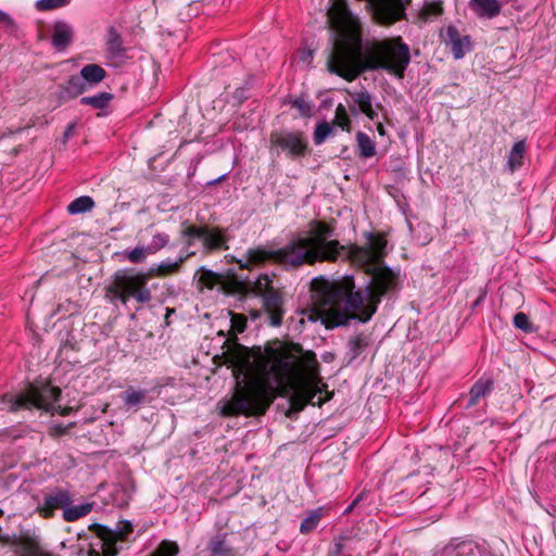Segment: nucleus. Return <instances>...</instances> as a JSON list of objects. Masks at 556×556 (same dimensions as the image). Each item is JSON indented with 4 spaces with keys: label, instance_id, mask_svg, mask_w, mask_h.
Returning a JSON list of instances; mask_svg holds the SVG:
<instances>
[{
    "label": "nucleus",
    "instance_id": "nucleus-1",
    "mask_svg": "<svg viewBox=\"0 0 556 556\" xmlns=\"http://www.w3.org/2000/svg\"><path fill=\"white\" fill-rule=\"evenodd\" d=\"M366 236V247H344L340 254L371 275L364 288H356L352 275L339 279L319 276L311 281L313 304L327 327L345 326L352 320L367 323L376 314L382 296L397 286V274L382 263L387 255V239L371 232Z\"/></svg>",
    "mask_w": 556,
    "mask_h": 556
},
{
    "label": "nucleus",
    "instance_id": "nucleus-2",
    "mask_svg": "<svg viewBox=\"0 0 556 556\" xmlns=\"http://www.w3.org/2000/svg\"><path fill=\"white\" fill-rule=\"evenodd\" d=\"M332 236V227L321 222H314L306 237H295L278 250L251 249L244 256V261L239 260L238 263L243 268L273 260L288 268H295L303 264L336 262L344 251V245L331 239Z\"/></svg>",
    "mask_w": 556,
    "mask_h": 556
},
{
    "label": "nucleus",
    "instance_id": "nucleus-3",
    "mask_svg": "<svg viewBox=\"0 0 556 556\" xmlns=\"http://www.w3.org/2000/svg\"><path fill=\"white\" fill-rule=\"evenodd\" d=\"M409 62V48L401 38H397L375 43L364 66H359L349 46L336 45L328 56L327 68L331 74L348 81L354 80L364 70H383L397 78H403Z\"/></svg>",
    "mask_w": 556,
    "mask_h": 556
},
{
    "label": "nucleus",
    "instance_id": "nucleus-4",
    "mask_svg": "<svg viewBox=\"0 0 556 556\" xmlns=\"http://www.w3.org/2000/svg\"><path fill=\"white\" fill-rule=\"evenodd\" d=\"M134 532L129 520L118 521L114 528L92 522L87 531L76 530L77 544L72 545L76 556H116L130 542Z\"/></svg>",
    "mask_w": 556,
    "mask_h": 556
},
{
    "label": "nucleus",
    "instance_id": "nucleus-5",
    "mask_svg": "<svg viewBox=\"0 0 556 556\" xmlns=\"http://www.w3.org/2000/svg\"><path fill=\"white\" fill-rule=\"evenodd\" d=\"M257 374L268 389L281 386L294 371L296 357L278 340L255 352Z\"/></svg>",
    "mask_w": 556,
    "mask_h": 556
},
{
    "label": "nucleus",
    "instance_id": "nucleus-6",
    "mask_svg": "<svg viewBox=\"0 0 556 556\" xmlns=\"http://www.w3.org/2000/svg\"><path fill=\"white\" fill-rule=\"evenodd\" d=\"M61 390L56 387H52L49 383H42L41 386L29 384V387L20 393H7L1 397L3 408L8 412H18L21 409H45L50 412L51 415L55 413L61 416L68 414L67 406H61L59 396Z\"/></svg>",
    "mask_w": 556,
    "mask_h": 556
},
{
    "label": "nucleus",
    "instance_id": "nucleus-7",
    "mask_svg": "<svg viewBox=\"0 0 556 556\" xmlns=\"http://www.w3.org/2000/svg\"><path fill=\"white\" fill-rule=\"evenodd\" d=\"M149 274L134 269L118 270L114 275L113 283L108 291L113 298L124 305L134 299L140 304H147L152 299L151 289L148 287Z\"/></svg>",
    "mask_w": 556,
    "mask_h": 556
},
{
    "label": "nucleus",
    "instance_id": "nucleus-8",
    "mask_svg": "<svg viewBox=\"0 0 556 556\" xmlns=\"http://www.w3.org/2000/svg\"><path fill=\"white\" fill-rule=\"evenodd\" d=\"M250 283L252 292L261 298L262 312L266 315L268 324L273 327L281 326L286 314V300L282 293L273 287L270 276L261 274Z\"/></svg>",
    "mask_w": 556,
    "mask_h": 556
},
{
    "label": "nucleus",
    "instance_id": "nucleus-9",
    "mask_svg": "<svg viewBox=\"0 0 556 556\" xmlns=\"http://www.w3.org/2000/svg\"><path fill=\"white\" fill-rule=\"evenodd\" d=\"M185 239H188V245H192L194 239H200L205 254L218 250H228L229 236L225 229L210 226H188L181 232Z\"/></svg>",
    "mask_w": 556,
    "mask_h": 556
},
{
    "label": "nucleus",
    "instance_id": "nucleus-10",
    "mask_svg": "<svg viewBox=\"0 0 556 556\" xmlns=\"http://www.w3.org/2000/svg\"><path fill=\"white\" fill-rule=\"evenodd\" d=\"M270 142L291 159L302 157L308 151L307 141L301 131H274L270 135Z\"/></svg>",
    "mask_w": 556,
    "mask_h": 556
},
{
    "label": "nucleus",
    "instance_id": "nucleus-11",
    "mask_svg": "<svg viewBox=\"0 0 556 556\" xmlns=\"http://www.w3.org/2000/svg\"><path fill=\"white\" fill-rule=\"evenodd\" d=\"M263 412L264 409L261 407L257 397L248 391L235 394L222 407V415L224 416H251L262 414Z\"/></svg>",
    "mask_w": 556,
    "mask_h": 556
},
{
    "label": "nucleus",
    "instance_id": "nucleus-12",
    "mask_svg": "<svg viewBox=\"0 0 556 556\" xmlns=\"http://www.w3.org/2000/svg\"><path fill=\"white\" fill-rule=\"evenodd\" d=\"M128 49L124 46L121 33L115 26H110L105 36L104 58L112 67H121L128 60Z\"/></svg>",
    "mask_w": 556,
    "mask_h": 556
},
{
    "label": "nucleus",
    "instance_id": "nucleus-13",
    "mask_svg": "<svg viewBox=\"0 0 556 556\" xmlns=\"http://www.w3.org/2000/svg\"><path fill=\"white\" fill-rule=\"evenodd\" d=\"M56 509H61L63 519L70 521V493L66 490H56L46 495L40 514L45 518H49Z\"/></svg>",
    "mask_w": 556,
    "mask_h": 556
},
{
    "label": "nucleus",
    "instance_id": "nucleus-14",
    "mask_svg": "<svg viewBox=\"0 0 556 556\" xmlns=\"http://www.w3.org/2000/svg\"><path fill=\"white\" fill-rule=\"evenodd\" d=\"M445 551H452L453 556H495L490 549L473 541H459L452 539L446 545Z\"/></svg>",
    "mask_w": 556,
    "mask_h": 556
},
{
    "label": "nucleus",
    "instance_id": "nucleus-15",
    "mask_svg": "<svg viewBox=\"0 0 556 556\" xmlns=\"http://www.w3.org/2000/svg\"><path fill=\"white\" fill-rule=\"evenodd\" d=\"M445 42L451 47L453 56L456 60L463 59L472 46L469 36H460L455 26H448L445 31Z\"/></svg>",
    "mask_w": 556,
    "mask_h": 556
},
{
    "label": "nucleus",
    "instance_id": "nucleus-16",
    "mask_svg": "<svg viewBox=\"0 0 556 556\" xmlns=\"http://www.w3.org/2000/svg\"><path fill=\"white\" fill-rule=\"evenodd\" d=\"M493 389V379L484 377L478 379L470 388L468 399L466 403L463 405V407L465 409H469L478 405L481 402V400L485 399L488 395L492 393Z\"/></svg>",
    "mask_w": 556,
    "mask_h": 556
},
{
    "label": "nucleus",
    "instance_id": "nucleus-17",
    "mask_svg": "<svg viewBox=\"0 0 556 556\" xmlns=\"http://www.w3.org/2000/svg\"><path fill=\"white\" fill-rule=\"evenodd\" d=\"M207 556H237V551L228 541V533L219 532L213 535L205 548Z\"/></svg>",
    "mask_w": 556,
    "mask_h": 556
},
{
    "label": "nucleus",
    "instance_id": "nucleus-18",
    "mask_svg": "<svg viewBox=\"0 0 556 556\" xmlns=\"http://www.w3.org/2000/svg\"><path fill=\"white\" fill-rule=\"evenodd\" d=\"M105 77L106 72L102 66L96 63L86 64L80 70L83 84L79 87V91L83 92L88 88L98 86Z\"/></svg>",
    "mask_w": 556,
    "mask_h": 556
},
{
    "label": "nucleus",
    "instance_id": "nucleus-19",
    "mask_svg": "<svg viewBox=\"0 0 556 556\" xmlns=\"http://www.w3.org/2000/svg\"><path fill=\"white\" fill-rule=\"evenodd\" d=\"M350 96L353 99V102L358 106V110L365 114L370 121H376L378 118L377 108H380L379 104L374 106V97L366 90L361 89L359 91L350 92Z\"/></svg>",
    "mask_w": 556,
    "mask_h": 556
},
{
    "label": "nucleus",
    "instance_id": "nucleus-20",
    "mask_svg": "<svg viewBox=\"0 0 556 556\" xmlns=\"http://www.w3.org/2000/svg\"><path fill=\"white\" fill-rule=\"evenodd\" d=\"M148 393V390L128 387L124 392H122L121 399L127 410L137 412L141 406L149 403Z\"/></svg>",
    "mask_w": 556,
    "mask_h": 556
},
{
    "label": "nucleus",
    "instance_id": "nucleus-21",
    "mask_svg": "<svg viewBox=\"0 0 556 556\" xmlns=\"http://www.w3.org/2000/svg\"><path fill=\"white\" fill-rule=\"evenodd\" d=\"M132 494L134 488L131 484H116L113 485L109 494L110 498L106 501V503L122 508L129 504Z\"/></svg>",
    "mask_w": 556,
    "mask_h": 556
},
{
    "label": "nucleus",
    "instance_id": "nucleus-22",
    "mask_svg": "<svg viewBox=\"0 0 556 556\" xmlns=\"http://www.w3.org/2000/svg\"><path fill=\"white\" fill-rule=\"evenodd\" d=\"M471 10L479 17L493 18L501 12V3L498 0H470Z\"/></svg>",
    "mask_w": 556,
    "mask_h": 556
},
{
    "label": "nucleus",
    "instance_id": "nucleus-23",
    "mask_svg": "<svg viewBox=\"0 0 556 556\" xmlns=\"http://www.w3.org/2000/svg\"><path fill=\"white\" fill-rule=\"evenodd\" d=\"M186 261L187 256H179L176 261L166 258L160 263L152 264L148 274L149 276H166L173 273H177L180 268V265Z\"/></svg>",
    "mask_w": 556,
    "mask_h": 556
},
{
    "label": "nucleus",
    "instance_id": "nucleus-24",
    "mask_svg": "<svg viewBox=\"0 0 556 556\" xmlns=\"http://www.w3.org/2000/svg\"><path fill=\"white\" fill-rule=\"evenodd\" d=\"M526 151L527 144L525 140L517 141L511 147L507 160V167L511 173L522 166Z\"/></svg>",
    "mask_w": 556,
    "mask_h": 556
},
{
    "label": "nucleus",
    "instance_id": "nucleus-25",
    "mask_svg": "<svg viewBox=\"0 0 556 556\" xmlns=\"http://www.w3.org/2000/svg\"><path fill=\"white\" fill-rule=\"evenodd\" d=\"M70 42V27L64 22L54 24L52 31V45L58 50H64Z\"/></svg>",
    "mask_w": 556,
    "mask_h": 556
},
{
    "label": "nucleus",
    "instance_id": "nucleus-26",
    "mask_svg": "<svg viewBox=\"0 0 556 556\" xmlns=\"http://www.w3.org/2000/svg\"><path fill=\"white\" fill-rule=\"evenodd\" d=\"M358 155L362 159H370L376 155V142L365 132L356 134Z\"/></svg>",
    "mask_w": 556,
    "mask_h": 556
},
{
    "label": "nucleus",
    "instance_id": "nucleus-27",
    "mask_svg": "<svg viewBox=\"0 0 556 556\" xmlns=\"http://www.w3.org/2000/svg\"><path fill=\"white\" fill-rule=\"evenodd\" d=\"M114 96L111 92H99L93 96L84 97L80 99V103L84 105H90L94 109H105L109 103L113 100Z\"/></svg>",
    "mask_w": 556,
    "mask_h": 556
},
{
    "label": "nucleus",
    "instance_id": "nucleus-28",
    "mask_svg": "<svg viewBox=\"0 0 556 556\" xmlns=\"http://www.w3.org/2000/svg\"><path fill=\"white\" fill-rule=\"evenodd\" d=\"M367 345V338L363 333H359L351 338L348 342V355L350 356V362L354 361L357 356H359Z\"/></svg>",
    "mask_w": 556,
    "mask_h": 556
},
{
    "label": "nucleus",
    "instance_id": "nucleus-29",
    "mask_svg": "<svg viewBox=\"0 0 556 556\" xmlns=\"http://www.w3.org/2000/svg\"><path fill=\"white\" fill-rule=\"evenodd\" d=\"M321 508L314 509L301 521L300 532L302 534H308L315 530L321 519Z\"/></svg>",
    "mask_w": 556,
    "mask_h": 556
},
{
    "label": "nucleus",
    "instance_id": "nucleus-30",
    "mask_svg": "<svg viewBox=\"0 0 556 556\" xmlns=\"http://www.w3.org/2000/svg\"><path fill=\"white\" fill-rule=\"evenodd\" d=\"M96 206L93 199L89 195H80L72 200V215L91 212Z\"/></svg>",
    "mask_w": 556,
    "mask_h": 556
},
{
    "label": "nucleus",
    "instance_id": "nucleus-31",
    "mask_svg": "<svg viewBox=\"0 0 556 556\" xmlns=\"http://www.w3.org/2000/svg\"><path fill=\"white\" fill-rule=\"evenodd\" d=\"M123 255L132 264H141L151 254L146 245H137L132 250L124 251Z\"/></svg>",
    "mask_w": 556,
    "mask_h": 556
},
{
    "label": "nucleus",
    "instance_id": "nucleus-32",
    "mask_svg": "<svg viewBox=\"0 0 556 556\" xmlns=\"http://www.w3.org/2000/svg\"><path fill=\"white\" fill-rule=\"evenodd\" d=\"M333 134V127L327 122L317 123L313 140L316 146H319L326 141V139Z\"/></svg>",
    "mask_w": 556,
    "mask_h": 556
},
{
    "label": "nucleus",
    "instance_id": "nucleus-33",
    "mask_svg": "<svg viewBox=\"0 0 556 556\" xmlns=\"http://www.w3.org/2000/svg\"><path fill=\"white\" fill-rule=\"evenodd\" d=\"M179 546L176 542L164 540L151 556H177Z\"/></svg>",
    "mask_w": 556,
    "mask_h": 556
},
{
    "label": "nucleus",
    "instance_id": "nucleus-34",
    "mask_svg": "<svg viewBox=\"0 0 556 556\" xmlns=\"http://www.w3.org/2000/svg\"><path fill=\"white\" fill-rule=\"evenodd\" d=\"M169 243V236L165 232H157L152 237L151 242L146 245L150 254H155Z\"/></svg>",
    "mask_w": 556,
    "mask_h": 556
},
{
    "label": "nucleus",
    "instance_id": "nucleus-35",
    "mask_svg": "<svg viewBox=\"0 0 556 556\" xmlns=\"http://www.w3.org/2000/svg\"><path fill=\"white\" fill-rule=\"evenodd\" d=\"M94 506V502L74 504V501L72 500V522L88 515L93 509Z\"/></svg>",
    "mask_w": 556,
    "mask_h": 556
},
{
    "label": "nucleus",
    "instance_id": "nucleus-36",
    "mask_svg": "<svg viewBox=\"0 0 556 556\" xmlns=\"http://www.w3.org/2000/svg\"><path fill=\"white\" fill-rule=\"evenodd\" d=\"M514 326L527 333L533 332L534 328L527 314L520 312L514 316Z\"/></svg>",
    "mask_w": 556,
    "mask_h": 556
},
{
    "label": "nucleus",
    "instance_id": "nucleus-37",
    "mask_svg": "<svg viewBox=\"0 0 556 556\" xmlns=\"http://www.w3.org/2000/svg\"><path fill=\"white\" fill-rule=\"evenodd\" d=\"M68 0H37L35 8L40 12L51 11L67 4Z\"/></svg>",
    "mask_w": 556,
    "mask_h": 556
},
{
    "label": "nucleus",
    "instance_id": "nucleus-38",
    "mask_svg": "<svg viewBox=\"0 0 556 556\" xmlns=\"http://www.w3.org/2000/svg\"><path fill=\"white\" fill-rule=\"evenodd\" d=\"M334 123L342 129L350 128V117L348 116L346 110L342 104H339L336 110Z\"/></svg>",
    "mask_w": 556,
    "mask_h": 556
},
{
    "label": "nucleus",
    "instance_id": "nucleus-39",
    "mask_svg": "<svg viewBox=\"0 0 556 556\" xmlns=\"http://www.w3.org/2000/svg\"><path fill=\"white\" fill-rule=\"evenodd\" d=\"M292 106L298 109L302 115H309L312 111L311 103L305 101L303 98H295L292 101Z\"/></svg>",
    "mask_w": 556,
    "mask_h": 556
},
{
    "label": "nucleus",
    "instance_id": "nucleus-40",
    "mask_svg": "<svg viewBox=\"0 0 556 556\" xmlns=\"http://www.w3.org/2000/svg\"><path fill=\"white\" fill-rule=\"evenodd\" d=\"M231 323H232V327L238 332H243L245 330L247 319L243 316L238 315V314H233L232 317H231Z\"/></svg>",
    "mask_w": 556,
    "mask_h": 556
},
{
    "label": "nucleus",
    "instance_id": "nucleus-41",
    "mask_svg": "<svg viewBox=\"0 0 556 556\" xmlns=\"http://www.w3.org/2000/svg\"><path fill=\"white\" fill-rule=\"evenodd\" d=\"M199 271H201V273H203V274H204L203 276H201V277L199 278V280H200L203 285L208 286V285L211 283V280H213V278L215 277V274H214L212 270L206 269V268H204V267H201V268L199 269Z\"/></svg>",
    "mask_w": 556,
    "mask_h": 556
},
{
    "label": "nucleus",
    "instance_id": "nucleus-42",
    "mask_svg": "<svg viewBox=\"0 0 556 556\" xmlns=\"http://www.w3.org/2000/svg\"><path fill=\"white\" fill-rule=\"evenodd\" d=\"M426 13L429 15H439L442 13V7L440 3H431L427 5Z\"/></svg>",
    "mask_w": 556,
    "mask_h": 556
},
{
    "label": "nucleus",
    "instance_id": "nucleus-43",
    "mask_svg": "<svg viewBox=\"0 0 556 556\" xmlns=\"http://www.w3.org/2000/svg\"><path fill=\"white\" fill-rule=\"evenodd\" d=\"M191 245H188V240L186 241V245L185 248L180 251V254L179 256H187V260L190 257V256H193L195 254V252L193 251H189V248Z\"/></svg>",
    "mask_w": 556,
    "mask_h": 556
},
{
    "label": "nucleus",
    "instance_id": "nucleus-44",
    "mask_svg": "<svg viewBox=\"0 0 556 556\" xmlns=\"http://www.w3.org/2000/svg\"><path fill=\"white\" fill-rule=\"evenodd\" d=\"M0 23L11 25L13 23L9 14L0 10Z\"/></svg>",
    "mask_w": 556,
    "mask_h": 556
},
{
    "label": "nucleus",
    "instance_id": "nucleus-45",
    "mask_svg": "<svg viewBox=\"0 0 556 556\" xmlns=\"http://www.w3.org/2000/svg\"><path fill=\"white\" fill-rule=\"evenodd\" d=\"M361 500V496H357L345 509H344V515H349L354 508L355 506L358 504Z\"/></svg>",
    "mask_w": 556,
    "mask_h": 556
},
{
    "label": "nucleus",
    "instance_id": "nucleus-46",
    "mask_svg": "<svg viewBox=\"0 0 556 556\" xmlns=\"http://www.w3.org/2000/svg\"><path fill=\"white\" fill-rule=\"evenodd\" d=\"M226 177H227V174H223V175L218 176L217 178L207 181L206 186L217 185V184L222 182L224 179H226Z\"/></svg>",
    "mask_w": 556,
    "mask_h": 556
},
{
    "label": "nucleus",
    "instance_id": "nucleus-47",
    "mask_svg": "<svg viewBox=\"0 0 556 556\" xmlns=\"http://www.w3.org/2000/svg\"><path fill=\"white\" fill-rule=\"evenodd\" d=\"M377 131L379 132L380 136H384L386 135L384 126L380 122L377 124Z\"/></svg>",
    "mask_w": 556,
    "mask_h": 556
},
{
    "label": "nucleus",
    "instance_id": "nucleus-48",
    "mask_svg": "<svg viewBox=\"0 0 556 556\" xmlns=\"http://www.w3.org/2000/svg\"><path fill=\"white\" fill-rule=\"evenodd\" d=\"M55 430L60 433H65L66 430H67V426L66 427H62V426H55Z\"/></svg>",
    "mask_w": 556,
    "mask_h": 556
},
{
    "label": "nucleus",
    "instance_id": "nucleus-49",
    "mask_svg": "<svg viewBox=\"0 0 556 556\" xmlns=\"http://www.w3.org/2000/svg\"><path fill=\"white\" fill-rule=\"evenodd\" d=\"M166 312H167V313H166L165 319H166V325H168V324H169V323H168V317H169V315H172V313H174V312H175V309H173V308H172V309H170V308H166Z\"/></svg>",
    "mask_w": 556,
    "mask_h": 556
},
{
    "label": "nucleus",
    "instance_id": "nucleus-50",
    "mask_svg": "<svg viewBox=\"0 0 556 556\" xmlns=\"http://www.w3.org/2000/svg\"><path fill=\"white\" fill-rule=\"evenodd\" d=\"M12 134H13V131H11V130H10V131H8V132H0V140H2V139L7 138L8 136H10V135H12Z\"/></svg>",
    "mask_w": 556,
    "mask_h": 556
},
{
    "label": "nucleus",
    "instance_id": "nucleus-51",
    "mask_svg": "<svg viewBox=\"0 0 556 556\" xmlns=\"http://www.w3.org/2000/svg\"><path fill=\"white\" fill-rule=\"evenodd\" d=\"M314 396H315V393H314V392H312V391H309V392H308V400H307V402H309V403H312V404H313V403H314V402H313Z\"/></svg>",
    "mask_w": 556,
    "mask_h": 556
},
{
    "label": "nucleus",
    "instance_id": "nucleus-52",
    "mask_svg": "<svg viewBox=\"0 0 556 556\" xmlns=\"http://www.w3.org/2000/svg\"><path fill=\"white\" fill-rule=\"evenodd\" d=\"M64 138L66 139L70 136V125H67L63 132Z\"/></svg>",
    "mask_w": 556,
    "mask_h": 556
},
{
    "label": "nucleus",
    "instance_id": "nucleus-53",
    "mask_svg": "<svg viewBox=\"0 0 556 556\" xmlns=\"http://www.w3.org/2000/svg\"><path fill=\"white\" fill-rule=\"evenodd\" d=\"M342 7H343V8H342V9H343V11H344L346 14H350V13L348 12V10H346V5H345V3H343V4H342Z\"/></svg>",
    "mask_w": 556,
    "mask_h": 556
},
{
    "label": "nucleus",
    "instance_id": "nucleus-54",
    "mask_svg": "<svg viewBox=\"0 0 556 556\" xmlns=\"http://www.w3.org/2000/svg\"><path fill=\"white\" fill-rule=\"evenodd\" d=\"M67 336H68V333L66 332V333H65V337H67ZM61 341H62V342H63V341H67V338L62 337V338H61Z\"/></svg>",
    "mask_w": 556,
    "mask_h": 556
},
{
    "label": "nucleus",
    "instance_id": "nucleus-55",
    "mask_svg": "<svg viewBox=\"0 0 556 556\" xmlns=\"http://www.w3.org/2000/svg\"><path fill=\"white\" fill-rule=\"evenodd\" d=\"M64 351H66V345H63L60 350L61 353H63Z\"/></svg>",
    "mask_w": 556,
    "mask_h": 556
},
{
    "label": "nucleus",
    "instance_id": "nucleus-56",
    "mask_svg": "<svg viewBox=\"0 0 556 556\" xmlns=\"http://www.w3.org/2000/svg\"><path fill=\"white\" fill-rule=\"evenodd\" d=\"M71 86L74 87L76 86V84L72 80Z\"/></svg>",
    "mask_w": 556,
    "mask_h": 556
},
{
    "label": "nucleus",
    "instance_id": "nucleus-57",
    "mask_svg": "<svg viewBox=\"0 0 556 556\" xmlns=\"http://www.w3.org/2000/svg\"><path fill=\"white\" fill-rule=\"evenodd\" d=\"M263 556H269V554H267V553H266V554H264Z\"/></svg>",
    "mask_w": 556,
    "mask_h": 556
},
{
    "label": "nucleus",
    "instance_id": "nucleus-58",
    "mask_svg": "<svg viewBox=\"0 0 556 556\" xmlns=\"http://www.w3.org/2000/svg\"><path fill=\"white\" fill-rule=\"evenodd\" d=\"M263 556H269V554H267V553H266V554H264Z\"/></svg>",
    "mask_w": 556,
    "mask_h": 556
},
{
    "label": "nucleus",
    "instance_id": "nucleus-59",
    "mask_svg": "<svg viewBox=\"0 0 556 556\" xmlns=\"http://www.w3.org/2000/svg\"><path fill=\"white\" fill-rule=\"evenodd\" d=\"M263 556H269V554H267V553H266V554H264Z\"/></svg>",
    "mask_w": 556,
    "mask_h": 556
}]
</instances>
